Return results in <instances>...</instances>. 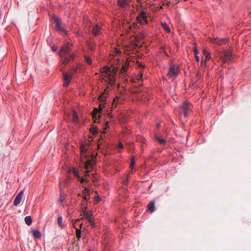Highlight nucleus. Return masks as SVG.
Listing matches in <instances>:
<instances>
[{
    "instance_id": "24",
    "label": "nucleus",
    "mask_w": 251,
    "mask_h": 251,
    "mask_svg": "<svg viewBox=\"0 0 251 251\" xmlns=\"http://www.w3.org/2000/svg\"><path fill=\"white\" fill-rule=\"evenodd\" d=\"M88 46L90 50H94L96 46V44L95 43L90 42L88 43Z\"/></svg>"
},
{
    "instance_id": "36",
    "label": "nucleus",
    "mask_w": 251,
    "mask_h": 251,
    "mask_svg": "<svg viewBox=\"0 0 251 251\" xmlns=\"http://www.w3.org/2000/svg\"><path fill=\"white\" fill-rule=\"evenodd\" d=\"M146 36V34L143 32H141L140 34L139 35L138 38L139 39L141 40L144 38Z\"/></svg>"
},
{
    "instance_id": "5",
    "label": "nucleus",
    "mask_w": 251,
    "mask_h": 251,
    "mask_svg": "<svg viewBox=\"0 0 251 251\" xmlns=\"http://www.w3.org/2000/svg\"><path fill=\"white\" fill-rule=\"evenodd\" d=\"M96 160L94 158L88 159L85 162L84 169H85V176H90V172L93 166L96 164Z\"/></svg>"
},
{
    "instance_id": "40",
    "label": "nucleus",
    "mask_w": 251,
    "mask_h": 251,
    "mask_svg": "<svg viewBox=\"0 0 251 251\" xmlns=\"http://www.w3.org/2000/svg\"><path fill=\"white\" fill-rule=\"evenodd\" d=\"M201 75L199 73H198L196 75V81L195 82H197V81H198L200 78H201Z\"/></svg>"
},
{
    "instance_id": "7",
    "label": "nucleus",
    "mask_w": 251,
    "mask_h": 251,
    "mask_svg": "<svg viewBox=\"0 0 251 251\" xmlns=\"http://www.w3.org/2000/svg\"><path fill=\"white\" fill-rule=\"evenodd\" d=\"M210 41L212 43L218 45H222L227 43L228 39L227 38H210Z\"/></svg>"
},
{
    "instance_id": "50",
    "label": "nucleus",
    "mask_w": 251,
    "mask_h": 251,
    "mask_svg": "<svg viewBox=\"0 0 251 251\" xmlns=\"http://www.w3.org/2000/svg\"><path fill=\"white\" fill-rule=\"evenodd\" d=\"M99 200H99V198H97V199H96V201H99Z\"/></svg>"
},
{
    "instance_id": "6",
    "label": "nucleus",
    "mask_w": 251,
    "mask_h": 251,
    "mask_svg": "<svg viewBox=\"0 0 251 251\" xmlns=\"http://www.w3.org/2000/svg\"><path fill=\"white\" fill-rule=\"evenodd\" d=\"M179 72V69L174 65H171L169 69L168 75L170 77H176Z\"/></svg>"
},
{
    "instance_id": "43",
    "label": "nucleus",
    "mask_w": 251,
    "mask_h": 251,
    "mask_svg": "<svg viewBox=\"0 0 251 251\" xmlns=\"http://www.w3.org/2000/svg\"><path fill=\"white\" fill-rule=\"evenodd\" d=\"M82 198L85 200H88L89 199V196H83Z\"/></svg>"
},
{
    "instance_id": "52",
    "label": "nucleus",
    "mask_w": 251,
    "mask_h": 251,
    "mask_svg": "<svg viewBox=\"0 0 251 251\" xmlns=\"http://www.w3.org/2000/svg\"><path fill=\"white\" fill-rule=\"evenodd\" d=\"M80 220V219H77V220H76V221H77V222H78V221H79Z\"/></svg>"
},
{
    "instance_id": "30",
    "label": "nucleus",
    "mask_w": 251,
    "mask_h": 251,
    "mask_svg": "<svg viewBox=\"0 0 251 251\" xmlns=\"http://www.w3.org/2000/svg\"><path fill=\"white\" fill-rule=\"evenodd\" d=\"M87 207L86 206V204L82 202L81 203V209L83 213L85 211H86Z\"/></svg>"
},
{
    "instance_id": "33",
    "label": "nucleus",
    "mask_w": 251,
    "mask_h": 251,
    "mask_svg": "<svg viewBox=\"0 0 251 251\" xmlns=\"http://www.w3.org/2000/svg\"><path fill=\"white\" fill-rule=\"evenodd\" d=\"M135 165V159L134 157L133 156L131 158L130 164V167L132 169Z\"/></svg>"
},
{
    "instance_id": "29",
    "label": "nucleus",
    "mask_w": 251,
    "mask_h": 251,
    "mask_svg": "<svg viewBox=\"0 0 251 251\" xmlns=\"http://www.w3.org/2000/svg\"><path fill=\"white\" fill-rule=\"evenodd\" d=\"M69 182H70V179H67L64 180V183L63 184H62L60 182V189H62V187L63 186H64V185H66V184L67 185L68 183H69Z\"/></svg>"
},
{
    "instance_id": "4",
    "label": "nucleus",
    "mask_w": 251,
    "mask_h": 251,
    "mask_svg": "<svg viewBox=\"0 0 251 251\" xmlns=\"http://www.w3.org/2000/svg\"><path fill=\"white\" fill-rule=\"evenodd\" d=\"M76 70V69H73L70 71L69 73H63V80L64 81V86L65 87H67L69 85L71 80V78L73 75L75 73Z\"/></svg>"
},
{
    "instance_id": "49",
    "label": "nucleus",
    "mask_w": 251,
    "mask_h": 251,
    "mask_svg": "<svg viewBox=\"0 0 251 251\" xmlns=\"http://www.w3.org/2000/svg\"><path fill=\"white\" fill-rule=\"evenodd\" d=\"M109 116H111V117H112V115L111 113H109Z\"/></svg>"
},
{
    "instance_id": "39",
    "label": "nucleus",
    "mask_w": 251,
    "mask_h": 251,
    "mask_svg": "<svg viewBox=\"0 0 251 251\" xmlns=\"http://www.w3.org/2000/svg\"><path fill=\"white\" fill-rule=\"evenodd\" d=\"M104 94H102V95H100L99 98V100L100 101H103L105 100V97L103 96Z\"/></svg>"
},
{
    "instance_id": "19",
    "label": "nucleus",
    "mask_w": 251,
    "mask_h": 251,
    "mask_svg": "<svg viewBox=\"0 0 251 251\" xmlns=\"http://www.w3.org/2000/svg\"><path fill=\"white\" fill-rule=\"evenodd\" d=\"M33 236L36 238H40L41 237V232L39 230H32L31 231Z\"/></svg>"
},
{
    "instance_id": "27",
    "label": "nucleus",
    "mask_w": 251,
    "mask_h": 251,
    "mask_svg": "<svg viewBox=\"0 0 251 251\" xmlns=\"http://www.w3.org/2000/svg\"><path fill=\"white\" fill-rule=\"evenodd\" d=\"M81 230L79 229H76V236L78 241L80 240V238H81Z\"/></svg>"
},
{
    "instance_id": "23",
    "label": "nucleus",
    "mask_w": 251,
    "mask_h": 251,
    "mask_svg": "<svg viewBox=\"0 0 251 251\" xmlns=\"http://www.w3.org/2000/svg\"><path fill=\"white\" fill-rule=\"evenodd\" d=\"M25 221L27 225L30 226L32 223V219L30 216H26L25 218Z\"/></svg>"
},
{
    "instance_id": "53",
    "label": "nucleus",
    "mask_w": 251,
    "mask_h": 251,
    "mask_svg": "<svg viewBox=\"0 0 251 251\" xmlns=\"http://www.w3.org/2000/svg\"><path fill=\"white\" fill-rule=\"evenodd\" d=\"M167 4L168 5H169V4H170V2H168Z\"/></svg>"
},
{
    "instance_id": "18",
    "label": "nucleus",
    "mask_w": 251,
    "mask_h": 251,
    "mask_svg": "<svg viewBox=\"0 0 251 251\" xmlns=\"http://www.w3.org/2000/svg\"><path fill=\"white\" fill-rule=\"evenodd\" d=\"M129 65V63L128 62H126L124 64L122 65V68L120 72L121 75H124V74H125Z\"/></svg>"
},
{
    "instance_id": "15",
    "label": "nucleus",
    "mask_w": 251,
    "mask_h": 251,
    "mask_svg": "<svg viewBox=\"0 0 251 251\" xmlns=\"http://www.w3.org/2000/svg\"><path fill=\"white\" fill-rule=\"evenodd\" d=\"M129 3V0H119L118 1V5L122 8H126Z\"/></svg>"
},
{
    "instance_id": "47",
    "label": "nucleus",
    "mask_w": 251,
    "mask_h": 251,
    "mask_svg": "<svg viewBox=\"0 0 251 251\" xmlns=\"http://www.w3.org/2000/svg\"><path fill=\"white\" fill-rule=\"evenodd\" d=\"M106 126H108V122H107L106 123Z\"/></svg>"
},
{
    "instance_id": "9",
    "label": "nucleus",
    "mask_w": 251,
    "mask_h": 251,
    "mask_svg": "<svg viewBox=\"0 0 251 251\" xmlns=\"http://www.w3.org/2000/svg\"><path fill=\"white\" fill-rule=\"evenodd\" d=\"M182 110L184 116L186 117L189 111L191 110V105L188 102H184L182 106Z\"/></svg>"
},
{
    "instance_id": "41",
    "label": "nucleus",
    "mask_w": 251,
    "mask_h": 251,
    "mask_svg": "<svg viewBox=\"0 0 251 251\" xmlns=\"http://www.w3.org/2000/svg\"><path fill=\"white\" fill-rule=\"evenodd\" d=\"M78 179L80 181L81 183H83L84 181H88V180H87L86 178H84L81 177H80V178H78Z\"/></svg>"
},
{
    "instance_id": "22",
    "label": "nucleus",
    "mask_w": 251,
    "mask_h": 251,
    "mask_svg": "<svg viewBox=\"0 0 251 251\" xmlns=\"http://www.w3.org/2000/svg\"><path fill=\"white\" fill-rule=\"evenodd\" d=\"M142 77H143V74L141 70L139 71V74L136 76V79L138 81V83L139 85H141V81L142 80Z\"/></svg>"
},
{
    "instance_id": "35",
    "label": "nucleus",
    "mask_w": 251,
    "mask_h": 251,
    "mask_svg": "<svg viewBox=\"0 0 251 251\" xmlns=\"http://www.w3.org/2000/svg\"><path fill=\"white\" fill-rule=\"evenodd\" d=\"M87 220L92 226H95L94 222L92 217L87 218Z\"/></svg>"
},
{
    "instance_id": "3",
    "label": "nucleus",
    "mask_w": 251,
    "mask_h": 251,
    "mask_svg": "<svg viewBox=\"0 0 251 251\" xmlns=\"http://www.w3.org/2000/svg\"><path fill=\"white\" fill-rule=\"evenodd\" d=\"M219 55L220 59L224 63L232 61V53L230 50H223L219 53Z\"/></svg>"
},
{
    "instance_id": "11",
    "label": "nucleus",
    "mask_w": 251,
    "mask_h": 251,
    "mask_svg": "<svg viewBox=\"0 0 251 251\" xmlns=\"http://www.w3.org/2000/svg\"><path fill=\"white\" fill-rule=\"evenodd\" d=\"M54 21L56 23V28L58 31H63L66 33V31L63 28L61 27V22L60 19L58 17L54 16L53 17Z\"/></svg>"
},
{
    "instance_id": "32",
    "label": "nucleus",
    "mask_w": 251,
    "mask_h": 251,
    "mask_svg": "<svg viewBox=\"0 0 251 251\" xmlns=\"http://www.w3.org/2000/svg\"><path fill=\"white\" fill-rule=\"evenodd\" d=\"M90 131L92 133V134L93 135L97 133L98 132V128L97 127H93L91 129H90Z\"/></svg>"
},
{
    "instance_id": "8",
    "label": "nucleus",
    "mask_w": 251,
    "mask_h": 251,
    "mask_svg": "<svg viewBox=\"0 0 251 251\" xmlns=\"http://www.w3.org/2000/svg\"><path fill=\"white\" fill-rule=\"evenodd\" d=\"M104 104L100 103L99 105V108H94L92 112V117L95 123L97 122V115L98 113L101 112L102 108L104 107Z\"/></svg>"
},
{
    "instance_id": "37",
    "label": "nucleus",
    "mask_w": 251,
    "mask_h": 251,
    "mask_svg": "<svg viewBox=\"0 0 251 251\" xmlns=\"http://www.w3.org/2000/svg\"><path fill=\"white\" fill-rule=\"evenodd\" d=\"M85 59L86 62L89 65H91L92 64V60H91V59L90 58H89V57H87V56H85Z\"/></svg>"
},
{
    "instance_id": "48",
    "label": "nucleus",
    "mask_w": 251,
    "mask_h": 251,
    "mask_svg": "<svg viewBox=\"0 0 251 251\" xmlns=\"http://www.w3.org/2000/svg\"><path fill=\"white\" fill-rule=\"evenodd\" d=\"M139 10H140V7H137V10L139 11Z\"/></svg>"
},
{
    "instance_id": "42",
    "label": "nucleus",
    "mask_w": 251,
    "mask_h": 251,
    "mask_svg": "<svg viewBox=\"0 0 251 251\" xmlns=\"http://www.w3.org/2000/svg\"><path fill=\"white\" fill-rule=\"evenodd\" d=\"M119 149H122L124 148V145L122 143H119L118 146Z\"/></svg>"
},
{
    "instance_id": "17",
    "label": "nucleus",
    "mask_w": 251,
    "mask_h": 251,
    "mask_svg": "<svg viewBox=\"0 0 251 251\" xmlns=\"http://www.w3.org/2000/svg\"><path fill=\"white\" fill-rule=\"evenodd\" d=\"M148 210L151 213L155 211V202L154 201H151L147 206Z\"/></svg>"
},
{
    "instance_id": "14",
    "label": "nucleus",
    "mask_w": 251,
    "mask_h": 251,
    "mask_svg": "<svg viewBox=\"0 0 251 251\" xmlns=\"http://www.w3.org/2000/svg\"><path fill=\"white\" fill-rule=\"evenodd\" d=\"M203 54L205 56V59L203 61L201 62L202 65L204 64L205 66L206 65V62L208 60H209L211 59L210 54L208 51L207 50L204 49L203 50Z\"/></svg>"
},
{
    "instance_id": "44",
    "label": "nucleus",
    "mask_w": 251,
    "mask_h": 251,
    "mask_svg": "<svg viewBox=\"0 0 251 251\" xmlns=\"http://www.w3.org/2000/svg\"><path fill=\"white\" fill-rule=\"evenodd\" d=\"M115 51L117 54H120L121 53V51L117 49H115Z\"/></svg>"
},
{
    "instance_id": "46",
    "label": "nucleus",
    "mask_w": 251,
    "mask_h": 251,
    "mask_svg": "<svg viewBox=\"0 0 251 251\" xmlns=\"http://www.w3.org/2000/svg\"><path fill=\"white\" fill-rule=\"evenodd\" d=\"M160 126V123H157V125H156V126L157 127L159 128Z\"/></svg>"
},
{
    "instance_id": "31",
    "label": "nucleus",
    "mask_w": 251,
    "mask_h": 251,
    "mask_svg": "<svg viewBox=\"0 0 251 251\" xmlns=\"http://www.w3.org/2000/svg\"><path fill=\"white\" fill-rule=\"evenodd\" d=\"M73 120L75 122H77V121L78 120V116H77L76 112H73Z\"/></svg>"
},
{
    "instance_id": "21",
    "label": "nucleus",
    "mask_w": 251,
    "mask_h": 251,
    "mask_svg": "<svg viewBox=\"0 0 251 251\" xmlns=\"http://www.w3.org/2000/svg\"><path fill=\"white\" fill-rule=\"evenodd\" d=\"M155 139L161 145H165L166 144V141L161 138L160 137L157 136V135H155Z\"/></svg>"
},
{
    "instance_id": "45",
    "label": "nucleus",
    "mask_w": 251,
    "mask_h": 251,
    "mask_svg": "<svg viewBox=\"0 0 251 251\" xmlns=\"http://www.w3.org/2000/svg\"><path fill=\"white\" fill-rule=\"evenodd\" d=\"M52 50H53L54 51H55L56 50H57V48L56 47H52Z\"/></svg>"
},
{
    "instance_id": "13",
    "label": "nucleus",
    "mask_w": 251,
    "mask_h": 251,
    "mask_svg": "<svg viewBox=\"0 0 251 251\" xmlns=\"http://www.w3.org/2000/svg\"><path fill=\"white\" fill-rule=\"evenodd\" d=\"M87 143H81L80 146V151L81 152V158H82L83 157H85V155H84V153L87 151L88 150L87 148Z\"/></svg>"
},
{
    "instance_id": "51",
    "label": "nucleus",
    "mask_w": 251,
    "mask_h": 251,
    "mask_svg": "<svg viewBox=\"0 0 251 251\" xmlns=\"http://www.w3.org/2000/svg\"><path fill=\"white\" fill-rule=\"evenodd\" d=\"M103 133L101 134V138H102Z\"/></svg>"
},
{
    "instance_id": "38",
    "label": "nucleus",
    "mask_w": 251,
    "mask_h": 251,
    "mask_svg": "<svg viewBox=\"0 0 251 251\" xmlns=\"http://www.w3.org/2000/svg\"><path fill=\"white\" fill-rule=\"evenodd\" d=\"M195 58H196V60L197 61V62H199L200 61V57L198 55V50H197L195 49Z\"/></svg>"
},
{
    "instance_id": "25",
    "label": "nucleus",
    "mask_w": 251,
    "mask_h": 251,
    "mask_svg": "<svg viewBox=\"0 0 251 251\" xmlns=\"http://www.w3.org/2000/svg\"><path fill=\"white\" fill-rule=\"evenodd\" d=\"M162 27L167 32H170V29L168 25L165 23H162L161 24Z\"/></svg>"
},
{
    "instance_id": "54",
    "label": "nucleus",
    "mask_w": 251,
    "mask_h": 251,
    "mask_svg": "<svg viewBox=\"0 0 251 251\" xmlns=\"http://www.w3.org/2000/svg\"><path fill=\"white\" fill-rule=\"evenodd\" d=\"M82 226V224H80V227H81Z\"/></svg>"
},
{
    "instance_id": "34",
    "label": "nucleus",
    "mask_w": 251,
    "mask_h": 251,
    "mask_svg": "<svg viewBox=\"0 0 251 251\" xmlns=\"http://www.w3.org/2000/svg\"><path fill=\"white\" fill-rule=\"evenodd\" d=\"M62 220H63V219H62V217H59L58 218V220H57L58 223L59 225L62 227L63 226V224H62Z\"/></svg>"
},
{
    "instance_id": "16",
    "label": "nucleus",
    "mask_w": 251,
    "mask_h": 251,
    "mask_svg": "<svg viewBox=\"0 0 251 251\" xmlns=\"http://www.w3.org/2000/svg\"><path fill=\"white\" fill-rule=\"evenodd\" d=\"M101 31V27L99 25H96L93 27L92 33L95 36L98 35Z\"/></svg>"
},
{
    "instance_id": "26",
    "label": "nucleus",
    "mask_w": 251,
    "mask_h": 251,
    "mask_svg": "<svg viewBox=\"0 0 251 251\" xmlns=\"http://www.w3.org/2000/svg\"><path fill=\"white\" fill-rule=\"evenodd\" d=\"M83 196H90V191L88 188H85L84 190L82 192Z\"/></svg>"
},
{
    "instance_id": "28",
    "label": "nucleus",
    "mask_w": 251,
    "mask_h": 251,
    "mask_svg": "<svg viewBox=\"0 0 251 251\" xmlns=\"http://www.w3.org/2000/svg\"><path fill=\"white\" fill-rule=\"evenodd\" d=\"M83 214L86 219L91 217L92 216V212L91 211L88 212L87 211H85Z\"/></svg>"
},
{
    "instance_id": "55",
    "label": "nucleus",
    "mask_w": 251,
    "mask_h": 251,
    "mask_svg": "<svg viewBox=\"0 0 251 251\" xmlns=\"http://www.w3.org/2000/svg\"><path fill=\"white\" fill-rule=\"evenodd\" d=\"M138 2H139L140 1V0H137Z\"/></svg>"
},
{
    "instance_id": "1",
    "label": "nucleus",
    "mask_w": 251,
    "mask_h": 251,
    "mask_svg": "<svg viewBox=\"0 0 251 251\" xmlns=\"http://www.w3.org/2000/svg\"><path fill=\"white\" fill-rule=\"evenodd\" d=\"M72 44L69 43L61 48L59 54L61 57V61L62 64L66 65L71 60H73L75 55L71 53Z\"/></svg>"
},
{
    "instance_id": "20",
    "label": "nucleus",
    "mask_w": 251,
    "mask_h": 251,
    "mask_svg": "<svg viewBox=\"0 0 251 251\" xmlns=\"http://www.w3.org/2000/svg\"><path fill=\"white\" fill-rule=\"evenodd\" d=\"M69 172L72 173L74 174L75 176H76L77 178H80V176H79L78 171L75 168H72L69 170Z\"/></svg>"
},
{
    "instance_id": "2",
    "label": "nucleus",
    "mask_w": 251,
    "mask_h": 251,
    "mask_svg": "<svg viewBox=\"0 0 251 251\" xmlns=\"http://www.w3.org/2000/svg\"><path fill=\"white\" fill-rule=\"evenodd\" d=\"M116 73V71L113 70L112 72L110 68L105 66L101 70L100 79L106 83L113 85L115 80Z\"/></svg>"
},
{
    "instance_id": "10",
    "label": "nucleus",
    "mask_w": 251,
    "mask_h": 251,
    "mask_svg": "<svg viewBox=\"0 0 251 251\" xmlns=\"http://www.w3.org/2000/svg\"><path fill=\"white\" fill-rule=\"evenodd\" d=\"M137 20L141 24L143 23V21L146 23H147L146 12L144 10H142L140 12L139 16L137 17Z\"/></svg>"
},
{
    "instance_id": "12",
    "label": "nucleus",
    "mask_w": 251,
    "mask_h": 251,
    "mask_svg": "<svg viewBox=\"0 0 251 251\" xmlns=\"http://www.w3.org/2000/svg\"><path fill=\"white\" fill-rule=\"evenodd\" d=\"M23 194V190L21 191L16 196V198L15 199V200L13 202V204L15 206H17L18 204H19L22 199V196Z\"/></svg>"
}]
</instances>
